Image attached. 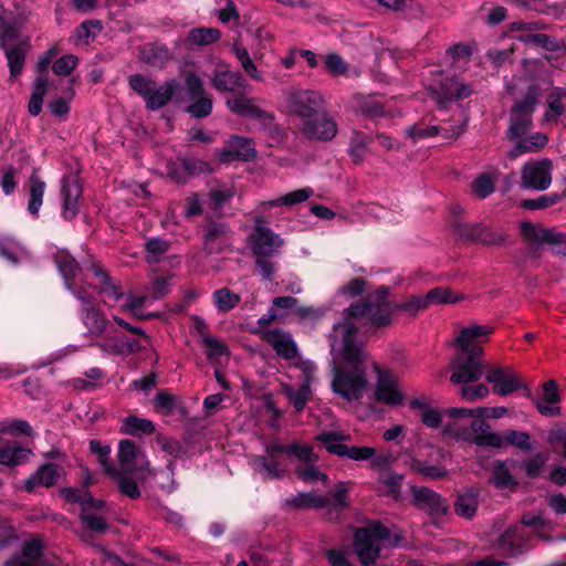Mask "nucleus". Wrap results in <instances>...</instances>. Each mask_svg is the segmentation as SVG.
I'll list each match as a JSON object with an SVG mask.
<instances>
[{"label": "nucleus", "mask_w": 566, "mask_h": 566, "mask_svg": "<svg viewBox=\"0 0 566 566\" xmlns=\"http://www.w3.org/2000/svg\"><path fill=\"white\" fill-rule=\"evenodd\" d=\"M144 248L149 259L159 261L169 251L170 242L160 238H149L145 241Z\"/></svg>", "instance_id": "62"}, {"label": "nucleus", "mask_w": 566, "mask_h": 566, "mask_svg": "<svg viewBox=\"0 0 566 566\" xmlns=\"http://www.w3.org/2000/svg\"><path fill=\"white\" fill-rule=\"evenodd\" d=\"M521 235L531 244V254L533 258H539V244H549L553 248L566 244V233L558 232L555 228H543V226H535V223L525 220L520 226Z\"/></svg>", "instance_id": "8"}, {"label": "nucleus", "mask_w": 566, "mask_h": 566, "mask_svg": "<svg viewBox=\"0 0 566 566\" xmlns=\"http://www.w3.org/2000/svg\"><path fill=\"white\" fill-rule=\"evenodd\" d=\"M227 107L234 115L250 117L260 123L263 130L268 132L271 136H277L281 133L280 126L275 123V115L272 112L261 109L260 106L254 105L251 97L243 94H237L227 98Z\"/></svg>", "instance_id": "6"}, {"label": "nucleus", "mask_w": 566, "mask_h": 566, "mask_svg": "<svg viewBox=\"0 0 566 566\" xmlns=\"http://www.w3.org/2000/svg\"><path fill=\"white\" fill-rule=\"evenodd\" d=\"M274 447H285V444H280V442H268L264 447L265 455H255L253 459V463L256 468H261L266 473V478L271 480H280L285 474V469H283L280 455L286 454V451H273Z\"/></svg>", "instance_id": "25"}, {"label": "nucleus", "mask_w": 566, "mask_h": 566, "mask_svg": "<svg viewBox=\"0 0 566 566\" xmlns=\"http://www.w3.org/2000/svg\"><path fill=\"white\" fill-rule=\"evenodd\" d=\"M484 377L486 381L493 385V392L502 397L510 396L520 388L525 390L526 387L523 386L517 374L510 367H490L486 369Z\"/></svg>", "instance_id": "19"}, {"label": "nucleus", "mask_w": 566, "mask_h": 566, "mask_svg": "<svg viewBox=\"0 0 566 566\" xmlns=\"http://www.w3.org/2000/svg\"><path fill=\"white\" fill-rule=\"evenodd\" d=\"M90 451L92 454L97 455L98 463L103 465L106 474L115 475L118 474V470L114 464H112L109 460V455L112 452V447L108 444H103L99 440H91L90 441Z\"/></svg>", "instance_id": "44"}, {"label": "nucleus", "mask_w": 566, "mask_h": 566, "mask_svg": "<svg viewBox=\"0 0 566 566\" xmlns=\"http://www.w3.org/2000/svg\"><path fill=\"white\" fill-rule=\"evenodd\" d=\"M184 167L187 174V181L191 179V177L210 175L213 171L211 164H209L207 160L195 158V156H184Z\"/></svg>", "instance_id": "57"}, {"label": "nucleus", "mask_w": 566, "mask_h": 566, "mask_svg": "<svg viewBox=\"0 0 566 566\" xmlns=\"http://www.w3.org/2000/svg\"><path fill=\"white\" fill-rule=\"evenodd\" d=\"M19 30L13 22H8L7 17L3 15L2 23L0 27V48L2 52L14 45V41L19 39Z\"/></svg>", "instance_id": "60"}, {"label": "nucleus", "mask_w": 566, "mask_h": 566, "mask_svg": "<svg viewBox=\"0 0 566 566\" xmlns=\"http://www.w3.org/2000/svg\"><path fill=\"white\" fill-rule=\"evenodd\" d=\"M32 451L28 447L7 442L0 447V465L14 468L30 461Z\"/></svg>", "instance_id": "31"}, {"label": "nucleus", "mask_w": 566, "mask_h": 566, "mask_svg": "<svg viewBox=\"0 0 566 566\" xmlns=\"http://www.w3.org/2000/svg\"><path fill=\"white\" fill-rule=\"evenodd\" d=\"M83 195V185L80 176H64L61 180V198L63 200L61 216L64 220L76 218Z\"/></svg>", "instance_id": "18"}, {"label": "nucleus", "mask_w": 566, "mask_h": 566, "mask_svg": "<svg viewBox=\"0 0 566 566\" xmlns=\"http://www.w3.org/2000/svg\"><path fill=\"white\" fill-rule=\"evenodd\" d=\"M525 42H530L535 46L543 48L547 52L566 53V48L563 41L556 40V38L547 35V33H527L524 38Z\"/></svg>", "instance_id": "42"}, {"label": "nucleus", "mask_w": 566, "mask_h": 566, "mask_svg": "<svg viewBox=\"0 0 566 566\" xmlns=\"http://www.w3.org/2000/svg\"><path fill=\"white\" fill-rule=\"evenodd\" d=\"M202 232L203 250L207 254H221L233 245V232L227 222L207 219Z\"/></svg>", "instance_id": "9"}, {"label": "nucleus", "mask_w": 566, "mask_h": 566, "mask_svg": "<svg viewBox=\"0 0 566 566\" xmlns=\"http://www.w3.org/2000/svg\"><path fill=\"white\" fill-rule=\"evenodd\" d=\"M548 454L543 453V451H538V453H535L530 459H526L523 461V469L527 478H531L532 480H535V478H538L544 470L547 461H548Z\"/></svg>", "instance_id": "55"}, {"label": "nucleus", "mask_w": 566, "mask_h": 566, "mask_svg": "<svg viewBox=\"0 0 566 566\" xmlns=\"http://www.w3.org/2000/svg\"><path fill=\"white\" fill-rule=\"evenodd\" d=\"M369 143H371V136L365 135L360 130L353 132L348 154L355 163L364 160Z\"/></svg>", "instance_id": "46"}, {"label": "nucleus", "mask_w": 566, "mask_h": 566, "mask_svg": "<svg viewBox=\"0 0 566 566\" xmlns=\"http://www.w3.org/2000/svg\"><path fill=\"white\" fill-rule=\"evenodd\" d=\"M251 243L254 254L274 255L283 248L284 240L279 233L265 226L264 218L258 217L251 234Z\"/></svg>", "instance_id": "15"}, {"label": "nucleus", "mask_w": 566, "mask_h": 566, "mask_svg": "<svg viewBox=\"0 0 566 566\" xmlns=\"http://www.w3.org/2000/svg\"><path fill=\"white\" fill-rule=\"evenodd\" d=\"M564 195L559 193H545L534 199H523L520 206L526 210H541L547 209L558 203L563 199Z\"/></svg>", "instance_id": "52"}, {"label": "nucleus", "mask_w": 566, "mask_h": 566, "mask_svg": "<svg viewBox=\"0 0 566 566\" xmlns=\"http://www.w3.org/2000/svg\"><path fill=\"white\" fill-rule=\"evenodd\" d=\"M350 306L344 308L339 322L334 323L329 334L332 352L339 353L342 365L334 366L332 390L347 401H358L368 387V353L359 346L357 337L361 331L373 332L368 316H352Z\"/></svg>", "instance_id": "1"}, {"label": "nucleus", "mask_w": 566, "mask_h": 566, "mask_svg": "<svg viewBox=\"0 0 566 566\" xmlns=\"http://www.w3.org/2000/svg\"><path fill=\"white\" fill-rule=\"evenodd\" d=\"M343 436L337 431H323L316 436V440L326 448L331 454L343 458H349L355 461L370 460L375 455L374 447L368 446H347L342 442Z\"/></svg>", "instance_id": "10"}, {"label": "nucleus", "mask_w": 566, "mask_h": 566, "mask_svg": "<svg viewBox=\"0 0 566 566\" xmlns=\"http://www.w3.org/2000/svg\"><path fill=\"white\" fill-rule=\"evenodd\" d=\"M375 371L378 375V381L376 384L375 398L379 402H384L387 406H400L405 396L398 389L397 382L392 373L385 370L378 363H371Z\"/></svg>", "instance_id": "20"}, {"label": "nucleus", "mask_w": 566, "mask_h": 566, "mask_svg": "<svg viewBox=\"0 0 566 566\" xmlns=\"http://www.w3.org/2000/svg\"><path fill=\"white\" fill-rule=\"evenodd\" d=\"M314 193V189L312 188H301L296 190H292L289 193L282 195L279 197V199H274L270 201V206H294L302 203V201H306L307 199H311V197Z\"/></svg>", "instance_id": "51"}, {"label": "nucleus", "mask_w": 566, "mask_h": 566, "mask_svg": "<svg viewBox=\"0 0 566 566\" xmlns=\"http://www.w3.org/2000/svg\"><path fill=\"white\" fill-rule=\"evenodd\" d=\"M29 201L28 212L35 219L39 218V211L43 206V196L46 190V181L36 174H32L28 180Z\"/></svg>", "instance_id": "33"}, {"label": "nucleus", "mask_w": 566, "mask_h": 566, "mask_svg": "<svg viewBox=\"0 0 566 566\" xmlns=\"http://www.w3.org/2000/svg\"><path fill=\"white\" fill-rule=\"evenodd\" d=\"M122 431L133 437L150 436L156 431V426L148 418L127 416L124 418Z\"/></svg>", "instance_id": "37"}, {"label": "nucleus", "mask_w": 566, "mask_h": 566, "mask_svg": "<svg viewBox=\"0 0 566 566\" xmlns=\"http://www.w3.org/2000/svg\"><path fill=\"white\" fill-rule=\"evenodd\" d=\"M104 339L103 342L95 343L94 346L102 349V352H105L107 354L113 355H124L125 347H123V343L118 345L115 340V333H114V326L112 322L106 317V329L102 333Z\"/></svg>", "instance_id": "48"}, {"label": "nucleus", "mask_w": 566, "mask_h": 566, "mask_svg": "<svg viewBox=\"0 0 566 566\" xmlns=\"http://www.w3.org/2000/svg\"><path fill=\"white\" fill-rule=\"evenodd\" d=\"M233 51L248 76L252 77L254 81H261V75L258 71L256 65L250 56V53L247 48L235 44L233 46Z\"/></svg>", "instance_id": "59"}, {"label": "nucleus", "mask_w": 566, "mask_h": 566, "mask_svg": "<svg viewBox=\"0 0 566 566\" xmlns=\"http://www.w3.org/2000/svg\"><path fill=\"white\" fill-rule=\"evenodd\" d=\"M406 475L396 473L394 470L386 471L378 475V481L385 486L384 495L394 501L401 500V486Z\"/></svg>", "instance_id": "39"}, {"label": "nucleus", "mask_w": 566, "mask_h": 566, "mask_svg": "<svg viewBox=\"0 0 566 566\" xmlns=\"http://www.w3.org/2000/svg\"><path fill=\"white\" fill-rule=\"evenodd\" d=\"M481 491L478 486H469L457 495L454 502V513L462 518L471 520L479 510V497Z\"/></svg>", "instance_id": "29"}, {"label": "nucleus", "mask_w": 566, "mask_h": 566, "mask_svg": "<svg viewBox=\"0 0 566 566\" xmlns=\"http://www.w3.org/2000/svg\"><path fill=\"white\" fill-rule=\"evenodd\" d=\"M323 97L321 92L314 90H297L290 93L287 106L293 115L301 118V123H305L322 107Z\"/></svg>", "instance_id": "16"}, {"label": "nucleus", "mask_w": 566, "mask_h": 566, "mask_svg": "<svg viewBox=\"0 0 566 566\" xmlns=\"http://www.w3.org/2000/svg\"><path fill=\"white\" fill-rule=\"evenodd\" d=\"M50 82L46 75H38L33 83V91L28 103V112L32 116H39L43 111V101Z\"/></svg>", "instance_id": "36"}, {"label": "nucleus", "mask_w": 566, "mask_h": 566, "mask_svg": "<svg viewBox=\"0 0 566 566\" xmlns=\"http://www.w3.org/2000/svg\"><path fill=\"white\" fill-rule=\"evenodd\" d=\"M358 109L363 116L368 118L386 116V109L382 102L375 99V97H366L363 99L358 105Z\"/></svg>", "instance_id": "64"}, {"label": "nucleus", "mask_w": 566, "mask_h": 566, "mask_svg": "<svg viewBox=\"0 0 566 566\" xmlns=\"http://www.w3.org/2000/svg\"><path fill=\"white\" fill-rule=\"evenodd\" d=\"M143 62L155 67H164L169 59V50L160 44H146L140 50Z\"/></svg>", "instance_id": "40"}, {"label": "nucleus", "mask_w": 566, "mask_h": 566, "mask_svg": "<svg viewBox=\"0 0 566 566\" xmlns=\"http://www.w3.org/2000/svg\"><path fill=\"white\" fill-rule=\"evenodd\" d=\"M256 154L253 139L241 135H232L228 139L226 147L219 151L218 157L223 163L233 160L249 161L255 159Z\"/></svg>", "instance_id": "23"}, {"label": "nucleus", "mask_w": 566, "mask_h": 566, "mask_svg": "<svg viewBox=\"0 0 566 566\" xmlns=\"http://www.w3.org/2000/svg\"><path fill=\"white\" fill-rule=\"evenodd\" d=\"M222 36V32L218 28H195L190 31V41L198 45H211V43L218 42Z\"/></svg>", "instance_id": "54"}, {"label": "nucleus", "mask_w": 566, "mask_h": 566, "mask_svg": "<svg viewBox=\"0 0 566 566\" xmlns=\"http://www.w3.org/2000/svg\"><path fill=\"white\" fill-rule=\"evenodd\" d=\"M452 229L458 239L464 243H481L484 245H501L505 239L484 223H464L454 220Z\"/></svg>", "instance_id": "12"}, {"label": "nucleus", "mask_w": 566, "mask_h": 566, "mask_svg": "<svg viewBox=\"0 0 566 566\" xmlns=\"http://www.w3.org/2000/svg\"><path fill=\"white\" fill-rule=\"evenodd\" d=\"M4 54L7 56L10 75L13 77L21 75L27 57L25 44H23V42H18L13 46L9 48Z\"/></svg>", "instance_id": "41"}, {"label": "nucleus", "mask_w": 566, "mask_h": 566, "mask_svg": "<svg viewBox=\"0 0 566 566\" xmlns=\"http://www.w3.org/2000/svg\"><path fill=\"white\" fill-rule=\"evenodd\" d=\"M69 291L82 303L80 317L84 326L87 327L90 334L94 337H102L103 332L106 329V316L98 308L95 297L88 293L87 289L80 286L76 282L70 286Z\"/></svg>", "instance_id": "5"}, {"label": "nucleus", "mask_w": 566, "mask_h": 566, "mask_svg": "<svg viewBox=\"0 0 566 566\" xmlns=\"http://www.w3.org/2000/svg\"><path fill=\"white\" fill-rule=\"evenodd\" d=\"M212 111L213 101L211 96L206 95V92L202 95L196 97L195 102H191L186 109V112L191 116L198 118L210 116Z\"/></svg>", "instance_id": "56"}, {"label": "nucleus", "mask_w": 566, "mask_h": 566, "mask_svg": "<svg viewBox=\"0 0 566 566\" xmlns=\"http://www.w3.org/2000/svg\"><path fill=\"white\" fill-rule=\"evenodd\" d=\"M128 84L130 90L144 98L145 106L147 107V99L154 86V81L143 74H133L128 78Z\"/></svg>", "instance_id": "61"}, {"label": "nucleus", "mask_w": 566, "mask_h": 566, "mask_svg": "<svg viewBox=\"0 0 566 566\" xmlns=\"http://www.w3.org/2000/svg\"><path fill=\"white\" fill-rule=\"evenodd\" d=\"M525 395L530 397L535 405L536 410L545 417H557L562 413L559 402L562 397L559 395L558 385L554 378L545 381L542 386V394L539 397H533L532 391L525 387Z\"/></svg>", "instance_id": "17"}, {"label": "nucleus", "mask_w": 566, "mask_h": 566, "mask_svg": "<svg viewBox=\"0 0 566 566\" xmlns=\"http://www.w3.org/2000/svg\"><path fill=\"white\" fill-rule=\"evenodd\" d=\"M328 504L327 496L314 493H297L285 499L282 509L285 511L312 510V507H325Z\"/></svg>", "instance_id": "30"}, {"label": "nucleus", "mask_w": 566, "mask_h": 566, "mask_svg": "<svg viewBox=\"0 0 566 566\" xmlns=\"http://www.w3.org/2000/svg\"><path fill=\"white\" fill-rule=\"evenodd\" d=\"M53 262L63 277L64 287L70 290L81 270V264L66 249L56 250Z\"/></svg>", "instance_id": "28"}, {"label": "nucleus", "mask_w": 566, "mask_h": 566, "mask_svg": "<svg viewBox=\"0 0 566 566\" xmlns=\"http://www.w3.org/2000/svg\"><path fill=\"white\" fill-rule=\"evenodd\" d=\"M177 82L175 80L165 82L164 85L158 86L156 88V84L154 82V86L151 87V92L149 97L147 98V109L148 111H159L161 107L168 105L174 94L177 91Z\"/></svg>", "instance_id": "35"}, {"label": "nucleus", "mask_w": 566, "mask_h": 566, "mask_svg": "<svg viewBox=\"0 0 566 566\" xmlns=\"http://www.w3.org/2000/svg\"><path fill=\"white\" fill-rule=\"evenodd\" d=\"M91 269L94 273V276L96 279H98V281L102 284V289H101L102 293H105L107 295V297H112L116 302H118V300L123 298L124 293L120 291V289L118 286H116V284H114L112 277L106 272V270H104L103 268L99 266V264H96V263H93Z\"/></svg>", "instance_id": "43"}, {"label": "nucleus", "mask_w": 566, "mask_h": 566, "mask_svg": "<svg viewBox=\"0 0 566 566\" xmlns=\"http://www.w3.org/2000/svg\"><path fill=\"white\" fill-rule=\"evenodd\" d=\"M244 80L240 72L233 71H216L212 76V84L217 91L234 92L238 87L243 86Z\"/></svg>", "instance_id": "38"}, {"label": "nucleus", "mask_w": 566, "mask_h": 566, "mask_svg": "<svg viewBox=\"0 0 566 566\" xmlns=\"http://www.w3.org/2000/svg\"><path fill=\"white\" fill-rule=\"evenodd\" d=\"M311 368L305 367L304 378L298 387V389H293V387L285 388V395L290 402H292L294 410L302 411L304 410L306 402L310 401L312 397L311 390Z\"/></svg>", "instance_id": "34"}, {"label": "nucleus", "mask_w": 566, "mask_h": 566, "mask_svg": "<svg viewBox=\"0 0 566 566\" xmlns=\"http://www.w3.org/2000/svg\"><path fill=\"white\" fill-rule=\"evenodd\" d=\"M424 308V297L410 296L405 302H395L390 298L389 286L381 284L366 297L352 303L349 312L352 315H367L368 326L379 329L389 327L396 314L405 313L415 317Z\"/></svg>", "instance_id": "2"}, {"label": "nucleus", "mask_w": 566, "mask_h": 566, "mask_svg": "<svg viewBox=\"0 0 566 566\" xmlns=\"http://www.w3.org/2000/svg\"><path fill=\"white\" fill-rule=\"evenodd\" d=\"M493 485L496 488H509L514 490L518 485L517 480L512 475L505 462L496 461L493 465Z\"/></svg>", "instance_id": "49"}, {"label": "nucleus", "mask_w": 566, "mask_h": 566, "mask_svg": "<svg viewBox=\"0 0 566 566\" xmlns=\"http://www.w3.org/2000/svg\"><path fill=\"white\" fill-rule=\"evenodd\" d=\"M390 536V530L381 523H373L357 528L354 535L353 547L363 566H371L379 559L380 541Z\"/></svg>", "instance_id": "4"}, {"label": "nucleus", "mask_w": 566, "mask_h": 566, "mask_svg": "<svg viewBox=\"0 0 566 566\" xmlns=\"http://www.w3.org/2000/svg\"><path fill=\"white\" fill-rule=\"evenodd\" d=\"M542 95L543 90L541 86L538 84H531L526 87L523 99L514 102L510 111L509 127L505 133L509 140H521L532 129L533 115L536 112V106Z\"/></svg>", "instance_id": "3"}, {"label": "nucleus", "mask_w": 566, "mask_h": 566, "mask_svg": "<svg viewBox=\"0 0 566 566\" xmlns=\"http://www.w3.org/2000/svg\"><path fill=\"white\" fill-rule=\"evenodd\" d=\"M472 92L470 85L459 82L457 77H447L438 85L431 86V96L437 99L439 107L446 106L450 102L463 101L471 96Z\"/></svg>", "instance_id": "22"}, {"label": "nucleus", "mask_w": 566, "mask_h": 566, "mask_svg": "<svg viewBox=\"0 0 566 566\" xmlns=\"http://www.w3.org/2000/svg\"><path fill=\"white\" fill-rule=\"evenodd\" d=\"M139 450L132 440H122L118 443L117 460L122 468L129 470L137 460Z\"/></svg>", "instance_id": "50"}, {"label": "nucleus", "mask_w": 566, "mask_h": 566, "mask_svg": "<svg viewBox=\"0 0 566 566\" xmlns=\"http://www.w3.org/2000/svg\"><path fill=\"white\" fill-rule=\"evenodd\" d=\"M493 332V328L490 326H467L459 332L455 343L459 344L462 352L473 353L481 357L483 354V338H486Z\"/></svg>", "instance_id": "24"}, {"label": "nucleus", "mask_w": 566, "mask_h": 566, "mask_svg": "<svg viewBox=\"0 0 566 566\" xmlns=\"http://www.w3.org/2000/svg\"><path fill=\"white\" fill-rule=\"evenodd\" d=\"M483 363L474 353L461 350L451 363V381L469 386L470 382L479 381L483 374Z\"/></svg>", "instance_id": "11"}, {"label": "nucleus", "mask_w": 566, "mask_h": 566, "mask_svg": "<svg viewBox=\"0 0 566 566\" xmlns=\"http://www.w3.org/2000/svg\"><path fill=\"white\" fill-rule=\"evenodd\" d=\"M531 539L532 535L527 533L524 525H509V527L499 535L496 547L502 551L505 556L513 558V556L525 554V552L531 548L528 544Z\"/></svg>", "instance_id": "14"}, {"label": "nucleus", "mask_w": 566, "mask_h": 566, "mask_svg": "<svg viewBox=\"0 0 566 566\" xmlns=\"http://www.w3.org/2000/svg\"><path fill=\"white\" fill-rule=\"evenodd\" d=\"M241 302V297L239 294L231 292L228 287L217 289L213 292V303L214 306L221 313H228L230 310L237 307V305Z\"/></svg>", "instance_id": "45"}, {"label": "nucleus", "mask_w": 566, "mask_h": 566, "mask_svg": "<svg viewBox=\"0 0 566 566\" xmlns=\"http://www.w3.org/2000/svg\"><path fill=\"white\" fill-rule=\"evenodd\" d=\"M412 493L418 505L427 507L431 516H443L448 514V501L443 499L437 491L428 489V486L412 485Z\"/></svg>", "instance_id": "26"}, {"label": "nucleus", "mask_w": 566, "mask_h": 566, "mask_svg": "<svg viewBox=\"0 0 566 566\" xmlns=\"http://www.w3.org/2000/svg\"><path fill=\"white\" fill-rule=\"evenodd\" d=\"M302 136L310 142H331L338 133L337 120L326 107V101L322 98V107L315 112L311 119H307L300 127Z\"/></svg>", "instance_id": "7"}, {"label": "nucleus", "mask_w": 566, "mask_h": 566, "mask_svg": "<svg viewBox=\"0 0 566 566\" xmlns=\"http://www.w3.org/2000/svg\"><path fill=\"white\" fill-rule=\"evenodd\" d=\"M548 138L546 134H542V132H535V134L531 136H524L522 139L515 142L513 148L509 153L510 159L514 160L517 157L525 154H533V151H539L543 147L547 146Z\"/></svg>", "instance_id": "32"}, {"label": "nucleus", "mask_w": 566, "mask_h": 566, "mask_svg": "<svg viewBox=\"0 0 566 566\" xmlns=\"http://www.w3.org/2000/svg\"><path fill=\"white\" fill-rule=\"evenodd\" d=\"M410 468L418 474L431 478V480H440V478H444L448 474V471L444 469V467L437 464L428 465L427 462L417 459L411 461Z\"/></svg>", "instance_id": "58"}, {"label": "nucleus", "mask_w": 566, "mask_h": 566, "mask_svg": "<svg viewBox=\"0 0 566 566\" xmlns=\"http://www.w3.org/2000/svg\"><path fill=\"white\" fill-rule=\"evenodd\" d=\"M314 462L315 461H308L305 462V464L298 465L296 468L297 476L304 482L323 481L326 483L329 480L328 475L317 470L316 465H314Z\"/></svg>", "instance_id": "63"}, {"label": "nucleus", "mask_w": 566, "mask_h": 566, "mask_svg": "<svg viewBox=\"0 0 566 566\" xmlns=\"http://www.w3.org/2000/svg\"><path fill=\"white\" fill-rule=\"evenodd\" d=\"M461 298L462 296H460V294H454L451 289L440 286L428 290L423 296V302H426L427 308L429 304L457 303Z\"/></svg>", "instance_id": "47"}, {"label": "nucleus", "mask_w": 566, "mask_h": 566, "mask_svg": "<svg viewBox=\"0 0 566 566\" xmlns=\"http://www.w3.org/2000/svg\"><path fill=\"white\" fill-rule=\"evenodd\" d=\"M273 451H285V454L294 455L297 460L304 461V463L316 461L317 458L312 446H302L298 442L285 444V447H274Z\"/></svg>", "instance_id": "53"}, {"label": "nucleus", "mask_w": 566, "mask_h": 566, "mask_svg": "<svg viewBox=\"0 0 566 566\" xmlns=\"http://www.w3.org/2000/svg\"><path fill=\"white\" fill-rule=\"evenodd\" d=\"M65 475V470L60 462H44L38 467L33 474L27 478L23 483V490L32 494L38 486H55L59 484L60 479Z\"/></svg>", "instance_id": "21"}, {"label": "nucleus", "mask_w": 566, "mask_h": 566, "mask_svg": "<svg viewBox=\"0 0 566 566\" xmlns=\"http://www.w3.org/2000/svg\"><path fill=\"white\" fill-rule=\"evenodd\" d=\"M265 339L275 349L279 357L284 359H293L298 355V346L291 333L283 328H272L268 332Z\"/></svg>", "instance_id": "27"}, {"label": "nucleus", "mask_w": 566, "mask_h": 566, "mask_svg": "<svg viewBox=\"0 0 566 566\" xmlns=\"http://www.w3.org/2000/svg\"><path fill=\"white\" fill-rule=\"evenodd\" d=\"M552 159L527 160L521 170L523 189L547 190L552 182Z\"/></svg>", "instance_id": "13"}]
</instances>
